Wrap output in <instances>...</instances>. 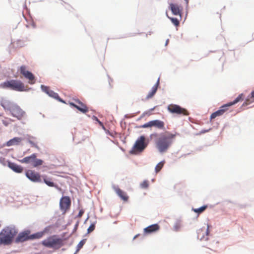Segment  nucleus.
<instances>
[{
    "label": "nucleus",
    "mask_w": 254,
    "mask_h": 254,
    "mask_svg": "<svg viewBox=\"0 0 254 254\" xmlns=\"http://www.w3.org/2000/svg\"><path fill=\"white\" fill-rule=\"evenodd\" d=\"M243 94H240L234 101L233 102H231L228 104H226L225 105H224L223 106H221L219 110L218 111L215 112L214 113H212L210 116V119L212 120L216 118L218 116H221L224 114L225 112H226L228 110V107L231 106L236 103H237L238 102L243 100Z\"/></svg>",
    "instance_id": "39448f33"
},
{
    "label": "nucleus",
    "mask_w": 254,
    "mask_h": 254,
    "mask_svg": "<svg viewBox=\"0 0 254 254\" xmlns=\"http://www.w3.org/2000/svg\"><path fill=\"white\" fill-rule=\"evenodd\" d=\"M148 143V140H146L144 136H140L136 140L133 147L129 151V153L134 155L140 154L146 148Z\"/></svg>",
    "instance_id": "20e7f679"
},
{
    "label": "nucleus",
    "mask_w": 254,
    "mask_h": 254,
    "mask_svg": "<svg viewBox=\"0 0 254 254\" xmlns=\"http://www.w3.org/2000/svg\"><path fill=\"white\" fill-rule=\"evenodd\" d=\"M140 186L142 188L146 189L149 186L148 182L147 181H144L140 184Z\"/></svg>",
    "instance_id": "e433bc0d"
},
{
    "label": "nucleus",
    "mask_w": 254,
    "mask_h": 254,
    "mask_svg": "<svg viewBox=\"0 0 254 254\" xmlns=\"http://www.w3.org/2000/svg\"><path fill=\"white\" fill-rule=\"evenodd\" d=\"M35 138L31 137L28 139V142L30 143L32 147L38 148L37 144L34 141Z\"/></svg>",
    "instance_id": "2f4dec72"
},
{
    "label": "nucleus",
    "mask_w": 254,
    "mask_h": 254,
    "mask_svg": "<svg viewBox=\"0 0 254 254\" xmlns=\"http://www.w3.org/2000/svg\"><path fill=\"white\" fill-rule=\"evenodd\" d=\"M160 229V226L157 224H153L148 226L143 230L145 234H150L157 231Z\"/></svg>",
    "instance_id": "f3484780"
},
{
    "label": "nucleus",
    "mask_w": 254,
    "mask_h": 254,
    "mask_svg": "<svg viewBox=\"0 0 254 254\" xmlns=\"http://www.w3.org/2000/svg\"><path fill=\"white\" fill-rule=\"evenodd\" d=\"M95 228V224L94 223L92 224L87 229L88 233H90L94 230Z\"/></svg>",
    "instance_id": "c9c22d12"
},
{
    "label": "nucleus",
    "mask_w": 254,
    "mask_h": 254,
    "mask_svg": "<svg viewBox=\"0 0 254 254\" xmlns=\"http://www.w3.org/2000/svg\"><path fill=\"white\" fill-rule=\"evenodd\" d=\"M177 134V133L173 134L168 131L161 134L155 142L156 147L159 151L166 152L172 143L173 139Z\"/></svg>",
    "instance_id": "f257e3e1"
},
{
    "label": "nucleus",
    "mask_w": 254,
    "mask_h": 254,
    "mask_svg": "<svg viewBox=\"0 0 254 254\" xmlns=\"http://www.w3.org/2000/svg\"><path fill=\"white\" fill-rule=\"evenodd\" d=\"M43 161L42 160L40 159L36 158V157H35L34 161H33V167H37L38 166H41L42 165Z\"/></svg>",
    "instance_id": "cd10ccee"
},
{
    "label": "nucleus",
    "mask_w": 254,
    "mask_h": 254,
    "mask_svg": "<svg viewBox=\"0 0 254 254\" xmlns=\"http://www.w3.org/2000/svg\"><path fill=\"white\" fill-rule=\"evenodd\" d=\"M153 127V121H150L147 123L144 124V125L141 126V127L142 128H146V127Z\"/></svg>",
    "instance_id": "f704fd0d"
},
{
    "label": "nucleus",
    "mask_w": 254,
    "mask_h": 254,
    "mask_svg": "<svg viewBox=\"0 0 254 254\" xmlns=\"http://www.w3.org/2000/svg\"><path fill=\"white\" fill-rule=\"evenodd\" d=\"M26 177L32 182H41V178L40 175L33 170H28L26 172Z\"/></svg>",
    "instance_id": "4468645a"
},
{
    "label": "nucleus",
    "mask_w": 254,
    "mask_h": 254,
    "mask_svg": "<svg viewBox=\"0 0 254 254\" xmlns=\"http://www.w3.org/2000/svg\"><path fill=\"white\" fill-rule=\"evenodd\" d=\"M85 242L84 240L81 241L77 245L78 250L80 249L84 245Z\"/></svg>",
    "instance_id": "a19ab883"
},
{
    "label": "nucleus",
    "mask_w": 254,
    "mask_h": 254,
    "mask_svg": "<svg viewBox=\"0 0 254 254\" xmlns=\"http://www.w3.org/2000/svg\"><path fill=\"white\" fill-rule=\"evenodd\" d=\"M1 227V224H0V227Z\"/></svg>",
    "instance_id": "de8ad7c7"
},
{
    "label": "nucleus",
    "mask_w": 254,
    "mask_h": 254,
    "mask_svg": "<svg viewBox=\"0 0 254 254\" xmlns=\"http://www.w3.org/2000/svg\"><path fill=\"white\" fill-rule=\"evenodd\" d=\"M30 231L29 230L23 231L19 234V235L15 239V242L16 243H19L28 241L29 240H30Z\"/></svg>",
    "instance_id": "2eb2a0df"
},
{
    "label": "nucleus",
    "mask_w": 254,
    "mask_h": 254,
    "mask_svg": "<svg viewBox=\"0 0 254 254\" xmlns=\"http://www.w3.org/2000/svg\"><path fill=\"white\" fill-rule=\"evenodd\" d=\"M121 148L123 150H124V151H125V149H124V148H123L122 147H121Z\"/></svg>",
    "instance_id": "a18cd8bd"
},
{
    "label": "nucleus",
    "mask_w": 254,
    "mask_h": 254,
    "mask_svg": "<svg viewBox=\"0 0 254 254\" xmlns=\"http://www.w3.org/2000/svg\"><path fill=\"white\" fill-rule=\"evenodd\" d=\"M42 245L45 247L58 250L64 245V240L57 235H53L43 240Z\"/></svg>",
    "instance_id": "7ed1b4c3"
},
{
    "label": "nucleus",
    "mask_w": 254,
    "mask_h": 254,
    "mask_svg": "<svg viewBox=\"0 0 254 254\" xmlns=\"http://www.w3.org/2000/svg\"><path fill=\"white\" fill-rule=\"evenodd\" d=\"M20 72L25 78L28 80V82L30 84H33L35 83V76L32 72L26 69L25 65H22L20 67Z\"/></svg>",
    "instance_id": "9d476101"
},
{
    "label": "nucleus",
    "mask_w": 254,
    "mask_h": 254,
    "mask_svg": "<svg viewBox=\"0 0 254 254\" xmlns=\"http://www.w3.org/2000/svg\"><path fill=\"white\" fill-rule=\"evenodd\" d=\"M253 102H254V90L251 92V95L247 97V99L243 103V106H247Z\"/></svg>",
    "instance_id": "b1692460"
},
{
    "label": "nucleus",
    "mask_w": 254,
    "mask_h": 254,
    "mask_svg": "<svg viewBox=\"0 0 254 254\" xmlns=\"http://www.w3.org/2000/svg\"><path fill=\"white\" fill-rule=\"evenodd\" d=\"M36 157V154H32L31 155L29 156H27L24 157L21 160H19V162L22 163H26L29 164L30 163L33 165V161H34L35 157Z\"/></svg>",
    "instance_id": "412c9836"
},
{
    "label": "nucleus",
    "mask_w": 254,
    "mask_h": 254,
    "mask_svg": "<svg viewBox=\"0 0 254 254\" xmlns=\"http://www.w3.org/2000/svg\"><path fill=\"white\" fill-rule=\"evenodd\" d=\"M22 139L20 137H14L6 142V145L7 146H10L12 145H18L19 143L22 141Z\"/></svg>",
    "instance_id": "5701e85b"
},
{
    "label": "nucleus",
    "mask_w": 254,
    "mask_h": 254,
    "mask_svg": "<svg viewBox=\"0 0 254 254\" xmlns=\"http://www.w3.org/2000/svg\"><path fill=\"white\" fill-rule=\"evenodd\" d=\"M167 109L170 113L172 114L182 115L184 116H188L189 114L186 109L175 104H170L168 105Z\"/></svg>",
    "instance_id": "0eeeda50"
},
{
    "label": "nucleus",
    "mask_w": 254,
    "mask_h": 254,
    "mask_svg": "<svg viewBox=\"0 0 254 254\" xmlns=\"http://www.w3.org/2000/svg\"><path fill=\"white\" fill-rule=\"evenodd\" d=\"M2 87L18 91L25 90L24 84L21 81L17 80L5 81L2 84Z\"/></svg>",
    "instance_id": "423d86ee"
},
{
    "label": "nucleus",
    "mask_w": 254,
    "mask_h": 254,
    "mask_svg": "<svg viewBox=\"0 0 254 254\" xmlns=\"http://www.w3.org/2000/svg\"><path fill=\"white\" fill-rule=\"evenodd\" d=\"M116 191L118 195L123 199L125 200L127 199V197L125 195L124 192L121 189L119 188H117L116 189Z\"/></svg>",
    "instance_id": "c85d7f7f"
},
{
    "label": "nucleus",
    "mask_w": 254,
    "mask_h": 254,
    "mask_svg": "<svg viewBox=\"0 0 254 254\" xmlns=\"http://www.w3.org/2000/svg\"><path fill=\"white\" fill-rule=\"evenodd\" d=\"M71 205V201L69 197L65 196H63L60 201V207L61 210L63 214L65 213L70 208Z\"/></svg>",
    "instance_id": "6e6552de"
},
{
    "label": "nucleus",
    "mask_w": 254,
    "mask_h": 254,
    "mask_svg": "<svg viewBox=\"0 0 254 254\" xmlns=\"http://www.w3.org/2000/svg\"><path fill=\"white\" fill-rule=\"evenodd\" d=\"M8 167L13 171L18 173H21L23 170L22 167L14 163L9 162Z\"/></svg>",
    "instance_id": "aec40b11"
},
{
    "label": "nucleus",
    "mask_w": 254,
    "mask_h": 254,
    "mask_svg": "<svg viewBox=\"0 0 254 254\" xmlns=\"http://www.w3.org/2000/svg\"><path fill=\"white\" fill-rule=\"evenodd\" d=\"M209 226L207 225L206 227H203L202 228L198 229L197 232V238L200 240H208V236L209 234Z\"/></svg>",
    "instance_id": "ddd939ff"
},
{
    "label": "nucleus",
    "mask_w": 254,
    "mask_h": 254,
    "mask_svg": "<svg viewBox=\"0 0 254 254\" xmlns=\"http://www.w3.org/2000/svg\"><path fill=\"white\" fill-rule=\"evenodd\" d=\"M44 234V231L39 232L32 235L30 234V240L39 239L43 237Z\"/></svg>",
    "instance_id": "bb28decb"
},
{
    "label": "nucleus",
    "mask_w": 254,
    "mask_h": 254,
    "mask_svg": "<svg viewBox=\"0 0 254 254\" xmlns=\"http://www.w3.org/2000/svg\"><path fill=\"white\" fill-rule=\"evenodd\" d=\"M1 106L5 109L10 111L11 108L14 104H12L9 101L2 99L0 101Z\"/></svg>",
    "instance_id": "4be33fe9"
},
{
    "label": "nucleus",
    "mask_w": 254,
    "mask_h": 254,
    "mask_svg": "<svg viewBox=\"0 0 254 254\" xmlns=\"http://www.w3.org/2000/svg\"><path fill=\"white\" fill-rule=\"evenodd\" d=\"M153 127V121H150L147 123L144 124V125L141 126V127L142 128H146V127Z\"/></svg>",
    "instance_id": "72a5a7b5"
},
{
    "label": "nucleus",
    "mask_w": 254,
    "mask_h": 254,
    "mask_svg": "<svg viewBox=\"0 0 254 254\" xmlns=\"http://www.w3.org/2000/svg\"><path fill=\"white\" fill-rule=\"evenodd\" d=\"M44 182L48 186L51 187H55L54 182L52 181V179L48 178L46 175H43L42 176Z\"/></svg>",
    "instance_id": "a878e982"
},
{
    "label": "nucleus",
    "mask_w": 254,
    "mask_h": 254,
    "mask_svg": "<svg viewBox=\"0 0 254 254\" xmlns=\"http://www.w3.org/2000/svg\"><path fill=\"white\" fill-rule=\"evenodd\" d=\"M17 232L14 228L6 227L0 233V245H10Z\"/></svg>",
    "instance_id": "f03ea898"
},
{
    "label": "nucleus",
    "mask_w": 254,
    "mask_h": 254,
    "mask_svg": "<svg viewBox=\"0 0 254 254\" xmlns=\"http://www.w3.org/2000/svg\"><path fill=\"white\" fill-rule=\"evenodd\" d=\"M84 213V210L81 209L79 211V213H78V217H82V216L83 215Z\"/></svg>",
    "instance_id": "37998d69"
},
{
    "label": "nucleus",
    "mask_w": 254,
    "mask_h": 254,
    "mask_svg": "<svg viewBox=\"0 0 254 254\" xmlns=\"http://www.w3.org/2000/svg\"><path fill=\"white\" fill-rule=\"evenodd\" d=\"M74 103L69 102V104L71 107L75 108L82 113H86L88 112V108L86 104L82 103L78 99H74Z\"/></svg>",
    "instance_id": "1a4fd4ad"
},
{
    "label": "nucleus",
    "mask_w": 254,
    "mask_h": 254,
    "mask_svg": "<svg viewBox=\"0 0 254 254\" xmlns=\"http://www.w3.org/2000/svg\"><path fill=\"white\" fill-rule=\"evenodd\" d=\"M158 135L157 133H154L151 134L150 135V137L151 139H153L154 138H157L158 137Z\"/></svg>",
    "instance_id": "79ce46f5"
},
{
    "label": "nucleus",
    "mask_w": 254,
    "mask_h": 254,
    "mask_svg": "<svg viewBox=\"0 0 254 254\" xmlns=\"http://www.w3.org/2000/svg\"><path fill=\"white\" fill-rule=\"evenodd\" d=\"M93 118L94 119V120H95L96 121H97L98 122V123H99V125L102 127V128L104 129H105V127L103 125V124L100 122L99 119L95 116H93Z\"/></svg>",
    "instance_id": "4c0bfd02"
},
{
    "label": "nucleus",
    "mask_w": 254,
    "mask_h": 254,
    "mask_svg": "<svg viewBox=\"0 0 254 254\" xmlns=\"http://www.w3.org/2000/svg\"><path fill=\"white\" fill-rule=\"evenodd\" d=\"M181 227V225L180 223H176L174 226V230L176 231H179Z\"/></svg>",
    "instance_id": "ea45409f"
},
{
    "label": "nucleus",
    "mask_w": 254,
    "mask_h": 254,
    "mask_svg": "<svg viewBox=\"0 0 254 254\" xmlns=\"http://www.w3.org/2000/svg\"><path fill=\"white\" fill-rule=\"evenodd\" d=\"M0 116H1V115H0Z\"/></svg>",
    "instance_id": "09e8293b"
},
{
    "label": "nucleus",
    "mask_w": 254,
    "mask_h": 254,
    "mask_svg": "<svg viewBox=\"0 0 254 254\" xmlns=\"http://www.w3.org/2000/svg\"><path fill=\"white\" fill-rule=\"evenodd\" d=\"M120 142L119 143L120 145H121L122 144L125 145L126 143V136H121L120 137Z\"/></svg>",
    "instance_id": "58836bf2"
},
{
    "label": "nucleus",
    "mask_w": 254,
    "mask_h": 254,
    "mask_svg": "<svg viewBox=\"0 0 254 254\" xmlns=\"http://www.w3.org/2000/svg\"><path fill=\"white\" fill-rule=\"evenodd\" d=\"M207 205H204L198 208L192 209V210L196 213L200 214L203 212L207 208Z\"/></svg>",
    "instance_id": "7c9ffc66"
},
{
    "label": "nucleus",
    "mask_w": 254,
    "mask_h": 254,
    "mask_svg": "<svg viewBox=\"0 0 254 254\" xmlns=\"http://www.w3.org/2000/svg\"><path fill=\"white\" fill-rule=\"evenodd\" d=\"M160 83V78H158L156 84L152 87L151 91L148 93L146 97V99L152 98L157 92Z\"/></svg>",
    "instance_id": "a211bd4d"
},
{
    "label": "nucleus",
    "mask_w": 254,
    "mask_h": 254,
    "mask_svg": "<svg viewBox=\"0 0 254 254\" xmlns=\"http://www.w3.org/2000/svg\"><path fill=\"white\" fill-rule=\"evenodd\" d=\"M185 0L187 2V3L189 2V0Z\"/></svg>",
    "instance_id": "49530a36"
},
{
    "label": "nucleus",
    "mask_w": 254,
    "mask_h": 254,
    "mask_svg": "<svg viewBox=\"0 0 254 254\" xmlns=\"http://www.w3.org/2000/svg\"><path fill=\"white\" fill-rule=\"evenodd\" d=\"M153 127H155L159 129H163L164 128L165 124L163 121L160 120H153Z\"/></svg>",
    "instance_id": "393cba45"
},
{
    "label": "nucleus",
    "mask_w": 254,
    "mask_h": 254,
    "mask_svg": "<svg viewBox=\"0 0 254 254\" xmlns=\"http://www.w3.org/2000/svg\"><path fill=\"white\" fill-rule=\"evenodd\" d=\"M20 72L25 78L28 80V82L30 84H33L35 83V76L32 72L26 69L25 65H22L20 67Z\"/></svg>",
    "instance_id": "9b49d317"
},
{
    "label": "nucleus",
    "mask_w": 254,
    "mask_h": 254,
    "mask_svg": "<svg viewBox=\"0 0 254 254\" xmlns=\"http://www.w3.org/2000/svg\"><path fill=\"white\" fill-rule=\"evenodd\" d=\"M168 17L171 20V21L174 24V25H175L176 26H178L179 25L180 22L177 18L170 17L169 16Z\"/></svg>",
    "instance_id": "473e14b6"
},
{
    "label": "nucleus",
    "mask_w": 254,
    "mask_h": 254,
    "mask_svg": "<svg viewBox=\"0 0 254 254\" xmlns=\"http://www.w3.org/2000/svg\"><path fill=\"white\" fill-rule=\"evenodd\" d=\"M121 126L122 127H124L125 128L126 127V123L125 122L123 123V122H121Z\"/></svg>",
    "instance_id": "c03bdc74"
},
{
    "label": "nucleus",
    "mask_w": 254,
    "mask_h": 254,
    "mask_svg": "<svg viewBox=\"0 0 254 254\" xmlns=\"http://www.w3.org/2000/svg\"><path fill=\"white\" fill-rule=\"evenodd\" d=\"M41 88L43 91L46 92L50 96L55 99H58L62 102H64L62 99L60 98L58 94L51 90L49 87L44 85H41Z\"/></svg>",
    "instance_id": "dca6fc26"
},
{
    "label": "nucleus",
    "mask_w": 254,
    "mask_h": 254,
    "mask_svg": "<svg viewBox=\"0 0 254 254\" xmlns=\"http://www.w3.org/2000/svg\"><path fill=\"white\" fill-rule=\"evenodd\" d=\"M170 8L174 15L181 17V9L178 4L171 3L170 4Z\"/></svg>",
    "instance_id": "6ab92c4d"
},
{
    "label": "nucleus",
    "mask_w": 254,
    "mask_h": 254,
    "mask_svg": "<svg viewBox=\"0 0 254 254\" xmlns=\"http://www.w3.org/2000/svg\"><path fill=\"white\" fill-rule=\"evenodd\" d=\"M11 115L18 120L21 119L25 115V112L17 105L14 104L10 111Z\"/></svg>",
    "instance_id": "f8f14e48"
},
{
    "label": "nucleus",
    "mask_w": 254,
    "mask_h": 254,
    "mask_svg": "<svg viewBox=\"0 0 254 254\" xmlns=\"http://www.w3.org/2000/svg\"><path fill=\"white\" fill-rule=\"evenodd\" d=\"M165 164V161H162L157 164L155 168V172L158 173L162 168Z\"/></svg>",
    "instance_id": "c756f323"
}]
</instances>
